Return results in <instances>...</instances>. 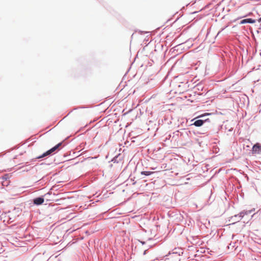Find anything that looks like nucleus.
<instances>
[{
	"instance_id": "nucleus-6",
	"label": "nucleus",
	"mask_w": 261,
	"mask_h": 261,
	"mask_svg": "<svg viewBox=\"0 0 261 261\" xmlns=\"http://www.w3.org/2000/svg\"><path fill=\"white\" fill-rule=\"evenodd\" d=\"M153 173V172L151 171H142L141 172V174L148 176L151 175Z\"/></svg>"
},
{
	"instance_id": "nucleus-7",
	"label": "nucleus",
	"mask_w": 261,
	"mask_h": 261,
	"mask_svg": "<svg viewBox=\"0 0 261 261\" xmlns=\"http://www.w3.org/2000/svg\"><path fill=\"white\" fill-rule=\"evenodd\" d=\"M247 15H244L243 16H242V17H246Z\"/></svg>"
},
{
	"instance_id": "nucleus-2",
	"label": "nucleus",
	"mask_w": 261,
	"mask_h": 261,
	"mask_svg": "<svg viewBox=\"0 0 261 261\" xmlns=\"http://www.w3.org/2000/svg\"><path fill=\"white\" fill-rule=\"evenodd\" d=\"M252 152L254 153L261 152V146L257 143L255 144L252 147Z\"/></svg>"
},
{
	"instance_id": "nucleus-5",
	"label": "nucleus",
	"mask_w": 261,
	"mask_h": 261,
	"mask_svg": "<svg viewBox=\"0 0 261 261\" xmlns=\"http://www.w3.org/2000/svg\"><path fill=\"white\" fill-rule=\"evenodd\" d=\"M204 121L202 120H197L194 123V125L196 126H201L203 124Z\"/></svg>"
},
{
	"instance_id": "nucleus-3",
	"label": "nucleus",
	"mask_w": 261,
	"mask_h": 261,
	"mask_svg": "<svg viewBox=\"0 0 261 261\" xmlns=\"http://www.w3.org/2000/svg\"><path fill=\"white\" fill-rule=\"evenodd\" d=\"M44 200L42 197H38L34 199V203L36 205H40L43 203Z\"/></svg>"
},
{
	"instance_id": "nucleus-4",
	"label": "nucleus",
	"mask_w": 261,
	"mask_h": 261,
	"mask_svg": "<svg viewBox=\"0 0 261 261\" xmlns=\"http://www.w3.org/2000/svg\"><path fill=\"white\" fill-rule=\"evenodd\" d=\"M255 22V20L252 19L251 18H247L243 19L241 21L240 24H244L246 23H254Z\"/></svg>"
},
{
	"instance_id": "nucleus-1",
	"label": "nucleus",
	"mask_w": 261,
	"mask_h": 261,
	"mask_svg": "<svg viewBox=\"0 0 261 261\" xmlns=\"http://www.w3.org/2000/svg\"><path fill=\"white\" fill-rule=\"evenodd\" d=\"M61 145V143H60L58 144L55 146H54V147H53L50 149L48 150L46 152L44 153L42 155H41L40 156H37L36 158V159H41V158L45 157V156H46L47 155H50L53 152L55 151L57 149H58V148L59 147V146H60Z\"/></svg>"
}]
</instances>
